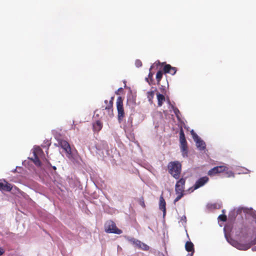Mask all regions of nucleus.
<instances>
[{
	"mask_svg": "<svg viewBox=\"0 0 256 256\" xmlns=\"http://www.w3.org/2000/svg\"><path fill=\"white\" fill-rule=\"evenodd\" d=\"M186 182V178H182L176 182L175 185V192L177 196L174 200V204L178 202L184 195V185Z\"/></svg>",
	"mask_w": 256,
	"mask_h": 256,
	"instance_id": "f03ea898",
	"label": "nucleus"
},
{
	"mask_svg": "<svg viewBox=\"0 0 256 256\" xmlns=\"http://www.w3.org/2000/svg\"><path fill=\"white\" fill-rule=\"evenodd\" d=\"M159 208L162 211L163 216H165L166 214V202L162 194L160 195V198Z\"/></svg>",
	"mask_w": 256,
	"mask_h": 256,
	"instance_id": "ddd939ff",
	"label": "nucleus"
},
{
	"mask_svg": "<svg viewBox=\"0 0 256 256\" xmlns=\"http://www.w3.org/2000/svg\"><path fill=\"white\" fill-rule=\"evenodd\" d=\"M185 248L186 250L188 252H194V244L191 242H187L186 243Z\"/></svg>",
	"mask_w": 256,
	"mask_h": 256,
	"instance_id": "6ab92c4d",
	"label": "nucleus"
},
{
	"mask_svg": "<svg viewBox=\"0 0 256 256\" xmlns=\"http://www.w3.org/2000/svg\"><path fill=\"white\" fill-rule=\"evenodd\" d=\"M252 250H253L254 251H256V246L254 247V248H252Z\"/></svg>",
	"mask_w": 256,
	"mask_h": 256,
	"instance_id": "473e14b6",
	"label": "nucleus"
},
{
	"mask_svg": "<svg viewBox=\"0 0 256 256\" xmlns=\"http://www.w3.org/2000/svg\"><path fill=\"white\" fill-rule=\"evenodd\" d=\"M116 108L118 110V119L120 122L122 120L124 117V112L123 106V100L121 96L118 98L116 100Z\"/></svg>",
	"mask_w": 256,
	"mask_h": 256,
	"instance_id": "423d86ee",
	"label": "nucleus"
},
{
	"mask_svg": "<svg viewBox=\"0 0 256 256\" xmlns=\"http://www.w3.org/2000/svg\"><path fill=\"white\" fill-rule=\"evenodd\" d=\"M53 168H54V170H56V166H53Z\"/></svg>",
	"mask_w": 256,
	"mask_h": 256,
	"instance_id": "72a5a7b5",
	"label": "nucleus"
},
{
	"mask_svg": "<svg viewBox=\"0 0 256 256\" xmlns=\"http://www.w3.org/2000/svg\"><path fill=\"white\" fill-rule=\"evenodd\" d=\"M228 169V168L224 165L217 166L209 170L208 174V176H212L216 175V174L223 172Z\"/></svg>",
	"mask_w": 256,
	"mask_h": 256,
	"instance_id": "6e6552de",
	"label": "nucleus"
},
{
	"mask_svg": "<svg viewBox=\"0 0 256 256\" xmlns=\"http://www.w3.org/2000/svg\"><path fill=\"white\" fill-rule=\"evenodd\" d=\"M242 210L245 212V210L244 208H238L236 211V214H240V212H241Z\"/></svg>",
	"mask_w": 256,
	"mask_h": 256,
	"instance_id": "c756f323",
	"label": "nucleus"
},
{
	"mask_svg": "<svg viewBox=\"0 0 256 256\" xmlns=\"http://www.w3.org/2000/svg\"><path fill=\"white\" fill-rule=\"evenodd\" d=\"M196 142V146L200 150H204L206 148V144L201 139L198 140Z\"/></svg>",
	"mask_w": 256,
	"mask_h": 256,
	"instance_id": "a211bd4d",
	"label": "nucleus"
},
{
	"mask_svg": "<svg viewBox=\"0 0 256 256\" xmlns=\"http://www.w3.org/2000/svg\"><path fill=\"white\" fill-rule=\"evenodd\" d=\"M38 150L40 151V152L42 151V150L41 149H39Z\"/></svg>",
	"mask_w": 256,
	"mask_h": 256,
	"instance_id": "f704fd0d",
	"label": "nucleus"
},
{
	"mask_svg": "<svg viewBox=\"0 0 256 256\" xmlns=\"http://www.w3.org/2000/svg\"><path fill=\"white\" fill-rule=\"evenodd\" d=\"M218 218L222 221V222H226V215H224V214H220L219 216H218Z\"/></svg>",
	"mask_w": 256,
	"mask_h": 256,
	"instance_id": "cd10ccee",
	"label": "nucleus"
},
{
	"mask_svg": "<svg viewBox=\"0 0 256 256\" xmlns=\"http://www.w3.org/2000/svg\"><path fill=\"white\" fill-rule=\"evenodd\" d=\"M182 220H184V221H185V222H186V216H182Z\"/></svg>",
	"mask_w": 256,
	"mask_h": 256,
	"instance_id": "2f4dec72",
	"label": "nucleus"
},
{
	"mask_svg": "<svg viewBox=\"0 0 256 256\" xmlns=\"http://www.w3.org/2000/svg\"><path fill=\"white\" fill-rule=\"evenodd\" d=\"M58 144L66 152V156L70 160L74 158V152L72 150L70 144L67 141L64 140H60L58 142Z\"/></svg>",
	"mask_w": 256,
	"mask_h": 256,
	"instance_id": "20e7f679",
	"label": "nucleus"
},
{
	"mask_svg": "<svg viewBox=\"0 0 256 256\" xmlns=\"http://www.w3.org/2000/svg\"><path fill=\"white\" fill-rule=\"evenodd\" d=\"M153 66H152L150 68V72L148 74V78H146V81L150 85L154 84V80L153 79L154 73L151 72Z\"/></svg>",
	"mask_w": 256,
	"mask_h": 256,
	"instance_id": "2eb2a0df",
	"label": "nucleus"
},
{
	"mask_svg": "<svg viewBox=\"0 0 256 256\" xmlns=\"http://www.w3.org/2000/svg\"><path fill=\"white\" fill-rule=\"evenodd\" d=\"M168 102L170 104V106L171 108L172 109L176 118H180L179 114H180V110H178V109L177 108L175 107L174 105L171 104L170 100H168Z\"/></svg>",
	"mask_w": 256,
	"mask_h": 256,
	"instance_id": "412c9836",
	"label": "nucleus"
},
{
	"mask_svg": "<svg viewBox=\"0 0 256 256\" xmlns=\"http://www.w3.org/2000/svg\"><path fill=\"white\" fill-rule=\"evenodd\" d=\"M209 178L208 176H205L200 178L197 180L194 186V190H196L203 186L208 182Z\"/></svg>",
	"mask_w": 256,
	"mask_h": 256,
	"instance_id": "1a4fd4ad",
	"label": "nucleus"
},
{
	"mask_svg": "<svg viewBox=\"0 0 256 256\" xmlns=\"http://www.w3.org/2000/svg\"><path fill=\"white\" fill-rule=\"evenodd\" d=\"M74 150L76 151V152L77 153V150Z\"/></svg>",
	"mask_w": 256,
	"mask_h": 256,
	"instance_id": "c9c22d12",
	"label": "nucleus"
},
{
	"mask_svg": "<svg viewBox=\"0 0 256 256\" xmlns=\"http://www.w3.org/2000/svg\"><path fill=\"white\" fill-rule=\"evenodd\" d=\"M4 252V248H0V256L2 255Z\"/></svg>",
	"mask_w": 256,
	"mask_h": 256,
	"instance_id": "7c9ffc66",
	"label": "nucleus"
},
{
	"mask_svg": "<svg viewBox=\"0 0 256 256\" xmlns=\"http://www.w3.org/2000/svg\"><path fill=\"white\" fill-rule=\"evenodd\" d=\"M139 204L144 208H146V205L144 204V200L143 197L140 198L138 200Z\"/></svg>",
	"mask_w": 256,
	"mask_h": 256,
	"instance_id": "393cba45",
	"label": "nucleus"
},
{
	"mask_svg": "<svg viewBox=\"0 0 256 256\" xmlns=\"http://www.w3.org/2000/svg\"><path fill=\"white\" fill-rule=\"evenodd\" d=\"M154 92L153 90L148 92H147V97H148L149 101H151L152 100V99L154 98Z\"/></svg>",
	"mask_w": 256,
	"mask_h": 256,
	"instance_id": "5701e85b",
	"label": "nucleus"
},
{
	"mask_svg": "<svg viewBox=\"0 0 256 256\" xmlns=\"http://www.w3.org/2000/svg\"><path fill=\"white\" fill-rule=\"evenodd\" d=\"M224 172H225L226 176L228 178L234 177V173L231 170H228L226 171H225Z\"/></svg>",
	"mask_w": 256,
	"mask_h": 256,
	"instance_id": "b1692460",
	"label": "nucleus"
},
{
	"mask_svg": "<svg viewBox=\"0 0 256 256\" xmlns=\"http://www.w3.org/2000/svg\"><path fill=\"white\" fill-rule=\"evenodd\" d=\"M168 173L175 179L178 180L182 170L181 163L178 160L170 162L168 164Z\"/></svg>",
	"mask_w": 256,
	"mask_h": 256,
	"instance_id": "f257e3e1",
	"label": "nucleus"
},
{
	"mask_svg": "<svg viewBox=\"0 0 256 256\" xmlns=\"http://www.w3.org/2000/svg\"><path fill=\"white\" fill-rule=\"evenodd\" d=\"M113 100H114V97L111 98V100L108 102V100H104V104H106V106H102V110H105L106 111V112L107 114L110 117H112L114 115L113 114Z\"/></svg>",
	"mask_w": 256,
	"mask_h": 256,
	"instance_id": "0eeeda50",
	"label": "nucleus"
},
{
	"mask_svg": "<svg viewBox=\"0 0 256 256\" xmlns=\"http://www.w3.org/2000/svg\"><path fill=\"white\" fill-rule=\"evenodd\" d=\"M4 183L0 182V190L10 192L12 190V185L8 183L5 180H4Z\"/></svg>",
	"mask_w": 256,
	"mask_h": 256,
	"instance_id": "9b49d317",
	"label": "nucleus"
},
{
	"mask_svg": "<svg viewBox=\"0 0 256 256\" xmlns=\"http://www.w3.org/2000/svg\"><path fill=\"white\" fill-rule=\"evenodd\" d=\"M93 130L94 132H99L102 128V123L100 120H97L93 124Z\"/></svg>",
	"mask_w": 256,
	"mask_h": 256,
	"instance_id": "4468645a",
	"label": "nucleus"
},
{
	"mask_svg": "<svg viewBox=\"0 0 256 256\" xmlns=\"http://www.w3.org/2000/svg\"><path fill=\"white\" fill-rule=\"evenodd\" d=\"M34 158H30L31 160L37 166H40L41 165V162L40 160H39L37 154H36V152H34Z\"/></svg>",
	"mask_w": 256,
	"mask_h": 256,
	"instance_id": "aec40b11",
	"label": "nucleus"
},
{
	"mask_svg": "<svg viewBox=\"0 0 256 256\" xmlns=\"http://www.w3.org/2000/svg\"><path fill=\"white\" fill-rule=\"evenodd\" d=\"M164 72L165 74L169 73L172 75H174L177 72V68L176 67H172L169 64H166L164 67Z\"/></svg>",
	"mask_w": 256,
	"mask_h": 256,
	"instance_id": "f8f14e48",
	"label": "nucleus"
},
{
	"mask_svg": "<svg viewBox=\"0 0 256 256\" xmlns=\"http://www.w3.org/2000/svg\"><path fill=\"white\" fill-rule=\"evenodd\" d=\"M156 96L158 99V106H161L165 101V97L163 94L160 93H158L156 94Z\"/></svg>",
	"mask_w": 256,
	"mask_h": 256,
	"instance_id": "dca6fc26",
	"label": "nucleus"
},
{
	"mask_svg": "<svg viewBox=\"0 0 256 256\" xmlns=\"http://www.w3.org/2000/svg\"><path fill=\"white\" fill-rule=\"evenodd\" d=\"M104 230L107 233H113L120 234L122 232V231L118 228L116 224L112 220L106 222L104 224Z\"/></svg>",
	"mask_w": 256,
	"mask_h": 256,
	"instance_id": "39448f33",
	"label": "nucleus"
},
{
	"mask_svg": "<svg viewBox=\"0 0 256 256\" xmlns=\"http://www.w3.org/2000/svg\"><path fill=\"white\" fill-rule=\"evenodd\" d=\"M135 64L136 67L140 68L142 66V62L140 60H137L135 62Z\"/></svg>",
	"mask_w": 256,
	"mask_h": 256,
	"instance_id": "c85d7f7f",
	"label": "nucleus"
},
{
	"mask_svg": "<svg viewBox=\"0 0 256 256\" xmlns=\"http://www.w3.org/2000/svg\"><path fill=\"white\" fill-rule=\"evenodd\" d=\"M129 241L132 242V244H134L135 246H136V244H138L139 240H136L134 238H131L129 240Z\"/></svg>",
	"mask_w": 256,
	"mask_h": 256,
	"instance_id": "bb28decb",
	"label": "nucleus"
},
{
	"mask_svg": "<svg viewBox=\"0 0 256 256\" xmlns=\"http://www.w3.org/2000/svg\"><path fill=\"white\" fill-rule=\"evenodd\" d=\"M180 148L182 156L184 157L187 156L188 152L187 142L185 138L184 130L182 128H180Z\"/></svg>",
	"mask_w": 256,
	"mask_h": 256,
	"instance_id": "7ed1b4c3",
	"label": "nucleus"
},
{
	"mask_svg": "<svg viewBox=\"0 0 256 256\" xmlns=\"http://www.w3.org/2000/svg\"><path fill=\"white\" fill-rule=\"evenodd\" d=\"M138 248L142 250H143L147 251L149 250L150 247L146 244L140 242V240L138 241V244L136 246Z\"/></svg>",
	"mask_w": 256,
	"mask_h": 256,
	"instance_id": "f3484780",
	"label": "nucleus"
},
{
	"mask_svg": "<svg viewBox=\"0 0 256 256\" xmlns=\"http://www.w3.org/2000/svg\"><path fill=\"white\" fill-rule=\"evenodd\" d=\"M230 244L232 246L240 250H246L250 247V245L249 244H242L234 240H232Z\"/></svg>",
	"mask_w": 256,
	"mask_h": 256,
	"instance_id": "9d476101",
	"label": "nucleus"
},
{
	"mask_svg": "<svg viewBox=\"0 0 256 256\" xmlns=\"http://www.w3.org/2000/svg\"><path fill=\"white\" fill-rule=\"evenodd\" d=\"M192 134V135L193 138L195 142H196L198 140L200 139L198 134L194 132V130H192L191 132Z\"/></svg>",
	"mask_w": 256,
	"mask_h": 256,
	"instance_id": "a878e982",
	"label": "nucleus"
},
{
	"mask_svg": "<svg viewBox=\"0 0 256 256\" xmlns=\"http://www.w3.org/2000/svg\"><path fill=\"white\" fill-rule=\"evenodd\" d=\"M163 76V72L162 70H158L156 74V80L157 84H160V81L161 80Z\"/></svg>",
	"mask_w": 256,
	"mask_h": 256,
	"instance_id": "4be33fe9",
	"label": "nucleus"
}]
</instances>
